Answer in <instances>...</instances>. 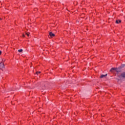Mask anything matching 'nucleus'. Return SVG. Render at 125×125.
<instances>
[{"label":"nucleus","mask_w":125,"mask_h":125,"mask_svg":"<svg viewBox=\"0 0 125 125\" xmlns=\"http://www.w3.org/2000/svg\"><path fill=\"white\" fill-rule=\"evenodd\" d=\"M119 78L120 80H125V72H123L121 74L120 76H119Z\"/></svg>","instance_id":"nucleus-1"},{"label":"nucleus","mask_w":125,"mask_h":125,"mask_svg":"<svg viewBox=\"0 0 125 125\" xmlns=\"http://www.w3.org/2000/svg\"><path fill=\"white\" fill-rule=\"evenodd\" d=\"M49 36L51 37V38H52L53 37H54L55 36V34L54 33H52V32H49Z\"/></svg>","instance_id":"nucleus-2"},{"label":"nucleus","mask_w":125,"mask_h":125,"mask_svg":"<svg viewBox=\"0 0 125 125\" xmlns=\"http://www.w3.org/2000/svg\"><path fill=\"white\" fill-rule=\"evenodd\" d=\"M0 68H4V64L3 62L0 63Z\"/></svg>","instance_id":"nucleus-3"},{"label":"nucleus","mask_w":125,"mask_h":125,"mask_svg":"<svg viewBox=\"0 0 125 125\" xmlns=\"http://www.w3.org/2000/svg\"><path fill=\"white\" fill-rule=\"evenodd\" d=\"M107 74H106L105 75H103L102 74L101 76H100V78L101 79H103V78H105V77H107Z\"/></svg>","instance_id":"nucleus-4"},{"label":"nucleus","mask_w":125,"mask_h":125,"mask_svg":"<svg viewBox=\"0 0 125 125\" xmlns=\"http://www.w3.org/2000/svg\"><path fill=\"white\" fill-rule=\"evenodd\" d=\"M121 22H122V21H121L120 20H117L116 21V24H120V23H121Z\"/></svg>","instance_id":"nucleus-5"},{"label":"nucleus","mask_w":125,"mask_h":125,"mask_svg":"<svg viewBox=\"0 0 125 125\" xmlns=\"http://www.w3.org/2000/svg\"><path fill=\"white\" fill-rule=\"evenodd\" d=\"M115 70V71H116V70H117V68H112L111 69H110V71L111 72H113V70Z\"/></svg>","instance_id":"nucleus-6"},{"label":"nucleus","mask_w":125,"mask_h":125,"mask_svg":"<svg viewBox=\"0 0 125 125\" xmlns=\"http://www.w3.org/2000/svg\"><path fill=\"white\" fill-rule=\"evenodd\" d=\"M25 34L26 35V36H27V37H30V33L26 32L25 33Z\"/></svg>","instance_id":"nucleus-7"},{"label":"nucleus","mask_w":125,"mask_h":125,"mask_svg":"<svg viewBox=\"0 0 125 125\" xmlns=\"http://www.w3.org/2000/svg\"><path fill=\"white\" fill-rule=\"evenodd\" d=\"M115 71L119 73L120 72V68H116V69L115 70Z\"/></svg>","instance_id":"nucleus-8"},{"label":"nucleus","mask_w":125,"mask_h":125,"mask_svg":"<svg viewBox=\"0 0 125 125\" xmlns=\"http://www.w3.org/2000/svg\"><path fill=\"white\" fill-rule=\"evenodd\" d=\"M18 51H19V52H22V51H23V49H19V50H18Z\"/></svg>","instance_id":"nucleus-9"},{"label":"nucleus","mask_w":125,"mask_h":125,"mask_svg":"<svg viewBox=\"0 0 125 125\" xmlns=\"http://www.w3.org/2000/svg\"><path fill=\"white\" fill-rule=\"evenodd\" d=\"M125 66V64H123L120 66V68H124V66Z\"/></svg>","instance_id":"nucleus-10"},{"label":"nucleus","mask_w":125,"mask_h":125,"mask_svg":"<svg viewBox=\"0 0 125 125\" xmlns=\"http://www.w3.org/2000/svg\"><path fill=\"white\" fill-rule=\"evenodd\" d=\"M36 74H37V75H39V74H41V71L37 72L36 73Z\"/></svg>","instance_id":"nucleus-11"},{"label":"nucleus","mask_w":125,"mask_h":125,"mask_svg":"<svg viewBox=\"0 0 125 125\" xmlns=\"http://www.w3.org/2000/svg\"><path fill=\"white\" fill-rule=\"evenodd\" d=\"M45 87V86H44L42 87V89H44Z\"/></svg>","instance_id":"nucleus-12"},{"label":"nucleus","mask_w":125,"mask_h":125,"mask_svg":"<svg viewBox=\"0 0 125 125\" xmlns=\"http://www.w3.org/2000/svg\"><path fill=\"white\" fill-rule=\"evenodd\" d=\"M22 37H23V38L25 37V35L23 34Z\"/></svg>","instance_id":"nucleus-13"},{"label":"nucleus","mask_w":125,"mask_h":125,"mask_svg":"<svg viewBox=\"0 0 125 125\" xmlns=\"http://www.w3.org/2000/svg\"><path fill=\"white\" fill-rule=\"evenodd\" d=\"M1 54V51H0V55Z\"/></svg>","instance_id":"nucleus-14"}]
</instances>
